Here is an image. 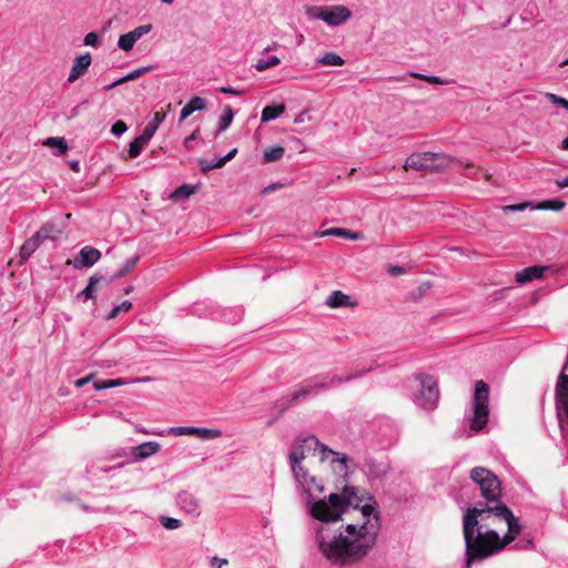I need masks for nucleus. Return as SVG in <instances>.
I'll use <instances>...</instances> for the list:
<instances>
[{
    "label": "nucleus",
    "instance_id": "f257e3e1",
    "mask_svg": "<svg viewBox=\"0 0 568 568\" xmlns=\"http://www.w3.org/2000/svg\"><path fill=\"white\" fill-rule=\"evenodd\" d=\"M469 477L486 504L467 508L463 516L467 568L504 549L523 529L511 509L500 501L501 484L497 475L486 467H474Z\"/></svg>",
    "mask_w": 568,
    "mask_h": 568
},
{
    "label": "nucleus",
    "instance_id": "f03ea898",
    "mask_svg": "<svg viewBox=\"0 0 568 568\" xmlns=\"http://www.w3.org/2000/svg\"><path fill=\"white\" fill-rule=\"evenodd\" d=\"M365 501H374L373 496L363 489L353 486H344L341 494H331L328 499H320L311 507V515L323 523L337 521L348 507L361 508L364 521L346 526V536L343 534L331 535L326 527L317 530L316 541L321 552L334 565H352L362 560L374 547L378 532V514L374 515L375 521L369 517L374 505Z\"/></svg>",
    "mask_w": 568,
    "mask_h": 568
},
{
    "label": "nucleus",
    "instance_id": "7ed1b4c3",
    "mask_svg": "<svg viewBox=\"0 0 568 568\" xmlns=\"http://www.w3.org/2000/svg\"><path fill=\"white\" fill-rule=\"evenodd\" d=\"M315 436L300 437L290 454V462L295 479L311 494L324 491L325 483H333L334 477L347 475L346 458H336Z\"/></svg>",
    "mask_w": 568,
    "mask_h": 568
},
{
    "label": "nucleus",
    "instance_id": "20e7f679",
    "mask_svg": "<svg viewBox=\"0 0 568 568\" xmlns=\"http://www.w3.org/2000/svg\"><path fill=\"white\" fill-rule=\"evenodd\" d=\"M489 387L484 381L475 383V394L473 399V417L469 427L474 432H480L488 422L489 417Z\"/></svg>",
    "mask_w": 568,
    "mask_h": 568
},
{
    "label": "nucleus",
    "instance_id": "39448f33",
    "mask_svg": "<svg viewBox=\"0 0 568 568\" xmlns=\"http://www.w3.org/2000/svg\"><path fill=\"white\" fill-rule=\"evenodd\" d=\"M450 161L452 159L444 153H416L406 159L403 169L405 171L436 172L447 168Z\"/></svg>",
    "mask_w": 568,
    "mask_h": 568
},
{
    "label": "nucleus",
    "instance_id": "423d86ee",
    "mask_svg": "<svg viewBox=\"0 0 568 568\" xmlns=\"http://www.w3.org/2000/svg\"><path fill=\"white\" fill-rule=\"evenodd\" d=\"M311 18L320 19L329 26H341L352 17V11L345 6H314L306 9Z\"/></svg>",
    "mask_w": 568,
    "mask_h": 568
},
{
    "label": "nucleus",
    "instance_id": "0eeeda50",
    "mask_svg": "<svg viewBox=\"0 0 568 568\" xmlns=\"http://www.w3.org/2000/svg\"><path fill=\"white\" fill-rule=\"evenodd\" d=\"M420 388L415 394V403L425 410L436 408L439 399L437 381L433 376H420Z\"/></svg>",
    "mask_w": 568,
    "mask_h": 568
},
{
    "label": "nucleus",
    "instance_id": "6e6552de",
    "mask_svg": "<svg viewBox=\"0 0 568 568\" xmlns=\"http://www.w3.org/2000/svg\"><path fill=\"white\" fill-rule=\"evenodd\" d=\"M565 205H566V203L560 200H546V201L538 203L535 206L532 205L531 202H523L519 204L505 205L501 207V210L504 212L508 213V212L524 211L527 207H531V209H536V210H551V211L558 212V211H561L565 207Z\"/></svg>",
    "mask_w": 568,
    "mask_h": 568
},
{
    "label": "nucleus",
    "instance_id": "1a4fd4ad",
    "mask_svg": "<svg viewBox=\"0 0 568 568\" xmlns=\"http://www.w3.org/2000/svg\"><path fill=\"white\" fill-rule=\"evenodd\" d=\"M101 257V252L92 246H84L79 256L74 260V266L77 268L80 267H91L93 266Z\"/></svg>",
    "mask_w": 568,
    "mask_h": 568
},
{
    "label": "nucleus",
    "instance_id": "9d476101",
    "mask_svg": "<svg viewBox=\"0 0 568 568\" xmlns=\"http://www.w3.org/2000/svg\"><path fill=\"white\" fill-rule=\"evenodd\" d=\"M92 58L90 53H84L77 57L73 61L70 74L68 77L69 83H74L80 77H82L89 67L91 65Z\"/></svg>",
    "mask_w": 568,
    "mask_h": 568
},
{
    "label": "nucleus",
    "instance_id": "9b49d317",
    "mask_svg": "<svg viewBox=\"0 0 568 568\" xmlns=\"http://www.w3.org/2000/svg\"><path fill=\"white\" fill-rule=\"evenodd\" d=\"M549 266L534 265L526 267L515 274V281L518 284H526L532 280L542 278Z\"/></svg>",
    "mask_w": 568,
    "mask_h": 568
},
{
    "label": "nucleus",
    "instance_id": "f8f14e48",
    "mask_svg": "<svg viewBox=\"0 0 568 568\" xmlns=\"http://www.w3.org/2000/svg\"><path fill=\"white\" fill-rule=\"evenodd\" d=\"M308 382L311 383V385L303 387L300 390H296L295 393H293V395H292L293 402H297L301 398L306 397L307 395H310L313 390H315L317 388H327L328 387L327 377H325V376H323V377L315 376V377L311 378Z\"/></svg>",
    "mask_w": 568,
    "mask_h": 568
},
{
    "label": "nucleus",
    "instance_id": "ddd939ff",
    "mask_svg": "<svg viewBox=\"0 0 568 568\" xmlns=\"http://www.w3.org/2000/svg\"><path fill=\"white\" fill-rule=\"evenodd\" d=\"M64 225H58L54 222H47L41 226L37 234L41 237L42 241H57L62 235Z\"/></svg>",
    "mask_w": 568,
    "mask_h": 568
},
{
    "label": "nucleus",
    "instance_id": "4468645a",
    "mask_svg": "<svg viewBox=\"0 0 568 568\" xmlns=\"http://www.w3.org/2000/svg\"><path fill=\"white\" fill-rule=\"evenodd\" d=\"M207 106L206 100L201 97L192 98L181 110L180 113V122H183L187 119L193 112L205 110Z\"/></svg>",
    "mask_w": 568,
    "mask_h": 568
},
{
    "label": "nucleus",
    "instance_id": "2eb2a0df",
    "mask_svg": "<svg viewBox=\"0 0 568 568\" xmlns=\"http://www.w3.org/2000/svg\"><path fill=\"white\" fill-rule=\"evenodd\" d=\"M326 305L331 308L354 307L356 303L351 302V297L342 291H333L326 300Z\"/></svg>",
    "mask_w": 568,
    "mask_h": 568
},
{
    "label": "nucleus",
    "instance_id": "dca6fc26",
    "mask_svg": "<svg viewBox=\"0 0 568 568\" xmlns=\"http://www.w3.org/2000/svg\"><path fill=\"white\" fill-rule=\"evenodd\" d=\"M41 243L42 240L37 233L28 239L20 248V262H26L37 251Z\"/></svg>",
    "mask_w": 568,
    "mask_h": 568
},
{
    "label": "nucleus",
    "instance_id": "f3484780",
    "mask_svg": "<svg viewBox=\"0 0 568 568\" xmlns=\"http://www.w3.org/2000/svg\"><path fill=\"white\" fill-rule=\"evenodd\" d=\"M160 450V444L156 442H146L132 448V455L136 459H144Z\"/></svg>",
    "mask_w": 568,
    "mask_h": 568
},
{
    "label": "nucleus",
    "instance_id": "a211bd4d",
    "mask_svg": "<svg viewBox=\"0 0 568 568\" xmlns=\"http://www.w3.org/2000/svg\"><path fill=\"white\" fill-rule=\"evenodd\" d=\"M151 70H152V67H142V68L135 69V70L131 71L130 73H128L126 75L118 79L113 83L105 87V90H111V89L122 85L129 81L136 80V79L143 77L144 74L149 73Z\"/></svg>",
    "mask_w": 568,
    "mask_h": 568
},
{
    "label": "nucleus",
    "instance_id": "6ab92c4d",
    "mask_svg": "<svg viewBox=\"0 0 568 568\" xmlns=\"http://www.w3.org/2000/svg\"><path fill=\"white\" fill-rule=\"evenodd\" d=\"M179 503L181 507L190 514H195L199 511L200 501L193 495L184 491L179 496Z\"/></svg>",
    "mask_w": 568,
    "mask_h": 568
},
{
    "label": "nucleus",
    "instance_id": "aec40b11",
    "mask_svg": "<svg viewBox=\"0 0 568 568\" xmlns=\"http://www.w3.org/2000/svg\"><path fill=\"white\" fill-rule=\"evenodd\" d=\"M285 109L286 106L284 103L266 105L262 110L261 121L268 122L271 120H274L281 114H283L285 112Z\"/></svg>",
    "mask_w": 568,
    "mask_h": 568
},
{
    "label": "nucleus",
    "instance_id": "412c9836",
    "mask_svg": "<svg viewBox=\"0 0 568 568\" xmlns=\"http://www.w3.org/2000/svg\"><path fill=\"white\" fill-rule=\"evenodd\" d=\"M165 120V113L162 111H158L154 113L153 120L146 124L141 133L149 141L152 139L154 133L156 132L159 125Z\"/></svg>",
    "mask_w": 568,
    "mask_h": 568
},
{
    "label": "nucleus",
    "instance_id": "4be33fe9",
    "mask_svg": "<svg viewBox=\"0 0 568 568\" xmlns=\"http://www.w3.org/2000/svg\"><path fill=\"white\" fill-rule=\"evenodd\" d=\"M149 143V140L140 134L129 145V158L134 159L140 155L142 149Z\"/></svg>",
    "mask_w": 568,
    "mask_h": 568
},
{
    "label": "nucleus",
    "instance_id": "5701e85b",
    "mask_svg": "<svg viewBox=\"0 0 568 568\" xmlns=\"http://www.w3.org/2000/svg\"><path fill=\"white\" fill-rule=\"evenodd\" d=\"M285 153V149L281 145H275L266 149L263 153V161L271 163L280 160Z\"/></svg>",
    "mask_w": 568,
    "mask_h": 568
},
{
    "label": "nucleus",
    "instance_id": "b1692460",
    "mask_svg": "<svg viewBox=\"0 0 568 568\" xmlns=\"http://www.w3.org/2000/svg\"><path fill=\"white\" fill-rule=\"evenodd\" d=\"M196 192V186H191L189 184H183L179 187H176L172 194L170 195V197L172 200H175V201H179V200H184V199H189L192 194H194Z\"/></svg>",
    "mask_w": 568,
    "mask_h": 568
},
{
    "label": "nucleus",
    "instance_id": "393cba45",
    "mask_svg": "<svg viewBox=\"0 0 568 568\" xmlns=\"http://www.w3.org/2000/svg\"><path fill=\"white\" fill-rule=\"evenodd\" d=\"M138 261H139V256L128 260L125 262V264L118 272H115L109 281H106V283H110L114 280L124 277L126 274H129L135 267Z\"/></svg>",
    "mask_w": 568,
    "mask_h": 568
},
{
    "label": "nucleus",
    "instance_id": "a878e982",
    "mask_svg": "<svg viewBox=\"0 0 568 568\" xmlns=\"http://www.w3.org/2000/svg\"><path fill=\"white\" fill-rule=\"evenodd\" d=\"M320 63L324 64V65H334V67H342L345 61L344 59L334 53V52H327L325 53L320 60H318Z\"/></svg>",
    "mask_w": 568,
    "mask_h": 568
},
{
    "label": "nucleus",
    "instance_id": "bb28decb",
    "mask_svg": "<svg viewBox=\"0 0 568 568\" xmlns=\"http://www.w3.org/2000/svg\"><path fill=\"white\" fill-rule=\"evenodd\" d=\"M44 145L50 148H57L59 150V154H64L68 151L67 141L63 138L52 136L48 138L44 142Z\"/></svg>",
    "mask_w": 568,
    "mask_h": 568
},
{
    "label": "nucleus",
    "instance_id": "cd10ccee",
    "mask_svg": "<svg viewBox=\"0 0 568 568\" xmlns=\"http://www.w3.org/2000/svg\"><path fill=\"white\" fill-rule=\"evenodd\" d=\"M195 436L201 439H214L221 437L222 432L220 429L214 428L197 427Z\"/></svg>",
    "mask_w": 568,
    "mask_h": 568
},
{
    "label": "nucleus",
    "instance_id": "c85d7f7f",
    "mask_svg": "<svg viewBox=\"0 0 568 568\" xmlns=\"http://www.w3.org/2000/svg\"><path fill=\"white\" fill-rule=\"evenodd\" d=\"M124 384H125V382L122 378L105 379V381H97V382H94L93 387H94L95 390H102V389H108V388L121 386V385H124Z\"/></svg>",
    "mask_w": 568,
    "mask_h": 568
},
{
    "label": "nucleus",
    "instance_id": "c756f323",
    "mask_svg": "<svg viewBox=\"0 0 568 568\" xmlns=\"http://www.w3.org/2000/svg\"><path fill=\"white\" fill-rule=\"evenodd\" d=\"M280 62L281 60L277 57H270L267 60H258L254 68L258 72H263L270 68L276 67Z\"/></svg>",
    "mask_w": 568,
    "mask_h": 568
},
{
    "label": "nucleus",
    "instance_id": "7c9ffc66",
    "mask_svg": "<svg viewBox=\"0 0 568 568\" xmlns=\"http://www.w3.org/2000/svg\"><path fill=\"white\" fill-rule=\"evenodd\" d=\"M102 280V277H98L95 275L89 278V283L87 287L80 293V295H84L89 300H94L95 295L93 293L95 285Z\"/></svg>",
    "mask_w": 568,
    "mask_h": 568
},
{
    "label": "nucleus",
    "instance_id": "2f4dec72",
    "mask_svg": "<svg viewBox=\"0 0 568 568\" xmlns=\"http://www.w3.org/2000/svg\"><path fill=\"white\" fill-rule=\"evenodd\" d=\"M134 43H135V41L133 40V38L131 37V34L129 32L121 34L118 40V45L123 51L132 50L134 47Z\"/></svg>",
    "mask_w": 568,
    "mask_h": 568
},
{
    "label": "nucleus",
    "instance_id": "473e14b6",
    "mask_svg": "<svg viewBox=\"0 0 568 568\" xmlns=\"http://www.w3.org/2000/svg\"><path fill=\"white\" fill-rule=\"evenodd\" d=\"M131 308L132 303L130 301H124L110 311V313L106 315V320H113L120 314V312H129Z\"/></svg>",
    "mask_w": 568,
    "mask_h": 568
},
{
    "label": "nucleus",
    "instance_id": "72a5a7b5",
    "mask_svg": "<svg viewBox=\"0 0 568 568\" xmlns=\"http://www.w3.org/2000/svg\"><path fill=\"white\" fill-rule=\"evenodd\" d=\"M232 120H233V111H232L231 106H226L224 109L223 115L220 119L219 129L221 131L226 130L231 125Z\"/></svg>",
    "mask_w": 568,
    "mask_h": 568
},
{
    "label": "nucleus",
    "instance_id": "f704fd0d",
    "mask_svg": "<svg viewBox=\"0 0 568 568\" xmlns=\"http://www.w3.org/2000/svg\"><path fill=\"white\" fill-rule=\"evenodd\" d=\"M197 427H187V426H181V427H171L169 429V434L174 436H185V435H193L195 436Z\"/></svg>",
    "mask_w": 568,
    "mask_h": 568
},
{
    "label": "nucleus",
    "instance_id": "c9c22d12",
    "mask_svg": "<svg viewBox=\"0 0 568 568\" xmlns=\"http://www.w3.org/2000/svg\"><path fill=\"white\" fill-rule=\"evenodd\" d=\"M364 372L363 371H357L353 374H349V375H345V376H333L332 379L328 382V385L329 384H342V383H346L353 378H357V377H361L363 376Z\"/></svg>",
    "mask_w": 568,
    "mask_h": 568
},
{
    "label": "nucleus",
    "instance_id": "e433bc0d",
    "mask_svg": "<svg viewBox=\"0 0 568 568\" xmlns=\"http://www.w3.org/2000/svg\"><path fill=\"white\" fill-rule=\"evenodd\" d=\"M152 30V24H143L134 30L130 31L129 33L133 38V40L136 42L140 38H142L144 34L149 33Z\"/></svg>",
    "mask_w": 568,
    "mask_h": 568
},
{
    "label": "nucleus",
    "instance_id": "4c0bfd02",
    "mask_svg": "<svg viewBox=\"0 0 568 568\" xmlns=\"http://www.w3.org/2000/svg\"><path fill=\"white\" fill-rule=\"evenodd\" d=\"M545 97L552 103V104H556V105H560L562 108H565L566 110H568V100L565 99V98H561L555 93H550V92H547L545 94Z\"/></svg>",
    "mask_w": 568,
    "mask_h": 568
},
{
    "label": "nucleus",
    "instance_id": "58836bf2",
    "mask_svg": "<svg viewBox=\"0 0 568 568\" xmlns=\"http://www.w3.org/2000/svg\"><path fill=\"white\" fill-rule=\"evenodd\" d=\"M199 165H200V169L203 173H207L209 171L213 170V169H220V168H223V165H220L219 164V161L213 163L209 160H204V159H199Z\"/></svg>",
    "mask_w": 568,
    "mask_h": 568
},
{
    "label": "nucleus",
    "instance_id": "ea45409f",
    "mask_svg": "<svg viewBox=\"0 0 568 568\" xmlns=\"http://www.w3.org/2000/svg\"><path fill=\"white\" fill-rule=\"evenodd\" d=\"M161 523L166 529H178L181 527V520L175 518L163 517Z\"/></svg>",
    "mask_w": 568,
    "mask_h": 568
},
{
    "label": "nucleus",
    "instance_id": "a19ab883",
    "mask_svg": "<svg viewBox=\"0 0 568 568\" xmlns=\"http://www.w3.org/2000/svg\"><path fill=\"white\" fill-rule=\"evenodd\" d=\"M128 130V125L124 121L122 120H119L116 121L112 128H111V132L114 134V135H120L122 133H124L125 131Z\"/></svg>",
    "mask_w": 568,
    "mask_h": 568
},
{
    "label": "nucleus",
    "instance_id": "79ce46f5",
    "mask_svg": "<svg viewBox=\"0 0 568 568\" xmlns=\"http://www.w3.org/2000/svg\"><path fill=\"white\" fill-rule=\"evenodd\" d=\"M344 232H345V229H341V227H331V229H327V230L323 231V232L321 233V236L335 235V236H341V237H343V236H344Z\"/></svg>",
    "mask_w": 568,
    "mask_h": 568
},
{
    "label": "nucleus",
    "instance_id": "37998d69",
    "mask_svg": "<svg viewBox=\"0 0 568 568\" xmlns=\"http://www.w3.org/2000/svg\"><path fill=\"white\" fill-rule=\"evenodd\" d=\"M83 42L85 45L95 47L98 45L99 37L94 32H89L85 34Z\"/></svg>",
    "mask_w": 568,
    "mask_h": 568
},
{
    "label": "nucleus",
    "instance_id": "c03bdc74",
    "mask_svg": "<svg viewBox=\"0 0 568 568\" xmlns=\"http://www.w3.org/2000/svg\"><path fill=\"white\" fill-rule=\"evenodd\" d=\"M227 564H229V560L225 558H220L216 556L211 558V567L212 568H222L223 566H226Z\"/></svg>",
    "mask_w": 568,
    "mask_h": 568
},
{
    "label": "nucleus",
    "instance_id": "a18cd8bd",
    "mask_svg": "<svg viewBox=\"0 0 568 568\" xmlns=\"http://www.w3.org/2000/svg\"><path fill=\"white\" fill-rule=\"evenodd\" d=\"M236 153L237 149L234 148L224 158L219 160V164L224 166L229 161H231L236 155Z\"/></svg>",
    "mask_w": 568,
    "mask_h": 568
},
{
    "label": "nucleus",
    "instance_id": "49530a36",
    "mask_svg": "<svg viewBox=\"0 0 568 568\" xmlns=\"http://www.w3.org/2000/svg\"><path fill=\"white\" fill-rule=\"evenodd\" d=\"M94 377V374L91 373L89 374L88 376L83 377V378H79L74 382V385L75 387L80 388V387H83L84 385H87L89 382H91Z\"/></svg>",
    "mask_w": 568,
    "mask_h": 568
},
{
    "label": "nucleus",
    "instance_id": "de8ad7c7",
    "mask_svg": "<svg viewBox=\"0 0 568 568\" xmlns=\"http://www.w3.org/2000/svg\"><path fill=\"white\" fill-rule=\"evenodd\" d=\"M425 81L430 83V84H447L448 81L447 80H444L439 77H435V75H427V78H425Z\"/></svg>",
    "mask_w": 568,
    "mask_h": 568
},
{
    "label": "nucleus",
    "instance_id": "09e8293b",
    "mask_svg": "<svg viewBox=\"0 0 568 568\" xmlns=\"http://www.w3.org/2000/svg\"><path fill=\"white\" fill-rule=\"evenodd\" d=\"M220 91L225 94L241 95L244 91L233 89L231 87H221Z\"/></svg>",
    "mask_w": 568,
    "mask_h": 568
},
{
    "label": "nucleus",
    "instance_id": "8fccbe9b",
    "mask_svg": "<svg viewBox=\"0 0 568 568\" xmlns=\"http://www.w3.org/2000/svg\"><path fill=\"white\" fill-rule=\"evenodd\" d=\"M345 239H348V240H359L362 239V234L359 232H353L351 230H346L345 229V232H344V236Z\"/></svg>",
    "mask_w": 568,
    "mask_h": 568
},
{
    "label": "nucleus",
    "instance_id": "3c124183",
    "mask_svg": "<svg viewBox=\"0 0 568 568\" xmlns=\"http://www.w3.org/2000/svg\"><path fill=\"white\" fill-rule=\"evenodd\" d=\"M199 129L193 131L185 140H184V146L186 149H190V143L193 142L197 138Z\"/></svg>",
    "mask_w": 568,
    "mask_h": 568
},
{
    "label": "nucleus",
    "instance_id": "603ef678",
    "mask_svg": "<svg viewBox=\"0 0 568 568\" xmlns=\"http://www.w3.org/2000/svg\"><path fill=\"white\" fill-rule=\"evenodd\" d=\"M389 273H390L392 275H395V276H396V275H400V274H403V273H404V268H403L402 266H390V267H389Z\"/></svg>",
    "mask_w": 568,
    "mask_h": 568
},
{
    "label": "nucleus",
    "instance_id": "864d4df0",
    "mask_svg": "<svg viewBox=\"0 0 568 568\" xmlns=\"http://www.w3.org/2000/svg\"><path fill=\"white\" fill-rule=\"evenodd\" d=\"M556 184H557V186H558L559 189L568 187V175H567V176H565V179H562V180H560V181H559V180H558V181H556Z\"/></svg>",
    "mask_w": 568,
    "mask_h": 568
},
{
    "label": "nucleus",
    "instance_id": "5fc2aeb1",
    "mask_svg": "<svg viewBox=\"0 0 568 568\" xmlns=\"http://www.w3.org/2000/svg\"><path fill=\"white\" fill-rule=\"evenodd\" d=\"M280 186H281L280 184H271V185L266 186V187L262 191V193H263V194L270 193L271 191H274V190L278 189Z\"/></svg>",
    "mask_w": 568,
    "mask_h": 568
},
{
    "label": "nucleus",
    "instance_id": "6e6d98bb",
    "mask_svg": "<svg viewBox=\"0 0 568 568\" xmlns=\"http://www.w3.org/2000/svg\"><path fill=\"white\" fill-rule=\"evenodd\" d=\"M503 521H504V520H500L499 518H491V519L489 520V523H490V528H491V529H495V530L497 531V527H496V526H497V523H503Z\"/></svg>",
    "mask_w": 568,
    "mask_h": 568
},
{
    "label": "nucleus",
    "instance_id": "4d7b16f0",
    "mask_svg": "<svg viewBox=\"0 0 568 568\" xmlns=\"http://www.w3.org/2000/svg\"><path fill=\"white\" fill-rule=\"evenodd\" d=\"M70 169L74 172H79L80 171V164L78 161H72L70 162Z\"/></svg>",
    "mask_w": 568,
    "mask_h": 568
},
{
    "label": "nucleus",
    "instance_id": "13d9d810",
    "mask_svg": "<svg viewBox=\"0 0 568 568\" xmlns=\"http://www.w3.org/2000/svg\"><path fill=\"white\" fill-rule=\"evenodd\" d=\"M409 77H412L414 79H420V80H424V81H425V78H427V75H425V74L415 73V72L409 73Z\"/></svg>",
    "mask_w": 568,
    "mask_h": 568
},
{
    "label": "nucleus",
    "instance_id": "bf43d9fd",
    "mask_svg": "<svg viewBox=\"0 0 568 568\" xmlns=\"http://www.w3.org/2000/svg\"><path fill=\"white\" fill-rule=\"evenodd\" d=\"M561 148H562L564 150H568V136H567V138H565V139L562 140V142H561Z\"/></svg>",
    "mask_w": 568,
    "mask_h": 568
},
{
    "label": "nucleus",
    "instance_id": "052dcab7",
    "mask_svg": "<svg viewBox=\"0 0 568 568\" xmlns=\"http://www.w3.org/2000/svg\"><path fill=\"white\" fill-rule=\"evenodd\" d=\"M483 176H484V179H485L486 181H490V179H491V174H490V173H488V172H484V175H483Z\"/></svg>",
    "mask_w": 568,
    "mask_h": 568
},
{
    "label": "nucleus",
    "instance_id": "680f3d73",
    "mask_svg": "<svg viewBox=\"0 0 568 568\" xmlns=\"http://www.w3.org/2000/svg\"><path fill=\"white\" fill-rule=\"evenodd\" d=\"M133 291V287L132 286H129L124 290V293L125 294H130L131 292Z\"/></svg>",
    "mask_w": 568,
    "mask_h": 568
},
{
    "label": "nucleus",
    "instance_id": "e2e57ef3",
    "mask_svg": "<svg viewBox=\"0 0 568 568\" xmlns=\"http://www.w3.org/2000/svg\"><path fill=\"white\" fill-rule=\"evenodd\" d=\"M163 3H168V4H171L173 2V0H161Z\"/></svg>",
    "mask_w": 568,
    "mask_h": 568
},
{
    "label": "nucleus",
    "instance_id": "0e129e2a",
    "mask_svg": "<svg viewBox=\"0 0 568 568\" xmlns=\"http://www.w3.org/2000/svg\"><path fill=\"white\" fill-rule=\"evenodd\" d=\"M561 67L568 65V59L560 63Z\"/></svg>",
    "mask_w": 568,
    "mask_h": 568
},
{
    "label": "nucleus",
    "instance_id": "69168bd1",
    "mask_svg": "<svg viewBox=\"0 0 568 568\" xmlns=\"http://www.w3.org/2000/svg\"><path fill=\"white\" fill-rule=\"evenodd\" d=\"M466 168L470 169V168H473V164L468 163V164H466Z\"/></svg>",
    "mask_w": 568,
    "mask_h": 568
},
{
    "label": "nucleus",
    "instance_id": "338daca9",
    "mask_svg": "<svg viewBox=\"0 0 568 568\" xmlns=\"http://www.w3.org/2000/svg\"><path fill=\"white\" fill-rule=\"evenodd\" d=\"M270 50H272V47H267V48H265V50H264V51L268 52Z\"/></svg>",
    "mask_w": 568,
    "mask_h": 568
},
{
    "label": "nucleus",
    "instance_id": "774afa93",
    "mask_svg": "<svg viewBox=\"0 0 568 568\" xmlns=\"http://www.w3.org/2000/svg\"><path fill=\"white\" fill-rule=\"evenodd\" d=\"M471 174H474V171H470V173H468L467 176L471 178Z\"/></svg>",
    "mask_w": 568,
    "mask_h": 568
}]
</instances>
